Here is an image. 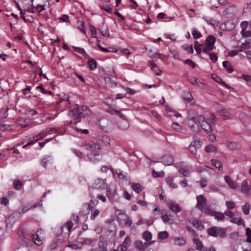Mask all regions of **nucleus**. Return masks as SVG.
Instances as JSON below:
<instances>
[{"label": "nucleus", "instance_id": "6ab92c4d", "mask_svg": "<svg viewBox=\"0 0 251 251\" xmlns=\"http://www.w3.org/2000/svg\"><path fill=\"white\" fill-rule=\"evenodd\" d=\"M134 245L135 248H136V249L140 251H144L145 250V246H147L148 245V244L145 243V244H143L142 241L137 240L134 242Z\"/></svg>", "mask_w": 251, "mask_h": 251}, {"label": "nucleus", "instance_id": "72a5a7b5", "mask_svg": "<svg viewBox=\"0 0 251 251\" xmlns=\"http://www.w3.org/2000/svg\"><path fill=\"white\" fill-rule=\"evenodd\" d=\"M169 236L168 232L166 231L159 232L158 234V238L161 240L167 239Z\"/></svg>", "mask_w": 251, "mask_h": 251}, {"label": "nucleus", "instance_id": "5701e85b", "mask_svg": "<svg viewBox=\"0 0 251 251\" xmlns=\"http://www.w3.org/2000/svg\"><path fill=\"white\" fill-rule=\"evenodd\" d=\"M179 172L181 173L184 176H188L190 173V170L188 166L181 167L179 169Z\"/></svg>", "mask_w": 251, "mask_h": 251}, {"label": "nucleus", "instance_id": "0e129e2a", "mask_svg": "<svg viewBox=\"0 0 251 251\" xmlns=\"http://www.w3.org/2000/svg\"><path fill=\"white\" fill-rule=\"evenodd\" d=\"M90 30L93 38L97 37V31L96 28L93 26H90Z\"/></svg>", "mask_w": 251, "mask_h": 251}, {"label": "nucleus", "instance_id": "1a4fd4ad", "mask_svg": "<svg viewBox=\"0 0 251 251\" xmlns=\"http://www.w3.org/2000/svg\"><path fill=\"white\" fill-rule=\"evenodd\" d=\"M117 126L122 130H126L129 126L128 122L126 119H120L118 121Z\"/></svg>", "mask_w": 251, "mask_h": 251}, {"label": "nucleus", "instance_id": "2eb2a0df", "mask_svg": "<svg viewBox=\"0 0 251 251\" xmlns=\"http://www.w3.org/2000/svg\"><path fill=\"white\" fill-rule=\"evenodd\" d=\"M172 128L174 130L183 134L186 132V130L183 129V127L177 123H173L172 125Z\"/></svg>", "mask_w": 251, "mask_h": 251}, {"label": "nucleus", "instance_id": "cd10ccee", "mask_svg": "<svg viewBox=\"0 0 251 251\" xmlns=\"http://www.w3.org/2000/svg\"><path fill=\"white\" fill-rule=\"evenodd\" d=\"M228 148L231 150H237L240 149V146L238 144L235 142H229L227 144Z\"/></svg>", "mask_w": 251, "mask_h": 251}, {"label": "nucleus", "instance_id": "58836bf2", "mask_svg": "<svg viewBox=\"0 0 251 251\" xmlns=\"http://www.w3.org/2000/svg\"><path fill=\"white\" fill-rule=\"evenodd\" d=\"M251 208L250 204L249 203H246L242 206V210L245 215H248L250 212Z\"/></svg>", "mask_w": 251, "mask_h": 251}, {"label": "nucleus", "instance_id": "69168bd1", "mask_svg": "<svg viewBox=\"0 0 251 251\" xmlns=\"http://www.w3.org/2000/svg\"><path fill=\"white\" fill-rule=\"evenodd\" d=\"M248 26V22L247 21L242 22L241 24V27L242 28L241 31H244L247 29Z\"/></svg>", "mask_w": 251, "mask_h": 251}, {"label": "nucleus", "instance_id": "052dcab7", "mask_svg": "<svg viewBox=\"0 0 251 251\" xmlns=\"http://www.w3.org/2000/svg\"><path fill=\"white\" fill-rule=\"evenodd\" d=\"M183 48L189 53H192L194 52L192 46L184 45Z\"/></svg>", "mask_w": 251, "mask_h": 251}, {"label": "nucleus", "instance_id": "bb28decb", "mask_svg": "<svg viewBox=\"0 0 251 251\" xmlns=\"http://www.w3.org/2000/svg\"><path fill=\"white\" fill-rule=\"evenodd\" d=\"M131 187L133 190L137 193H140L142 190V187L139 183H133L132 184Z\"/></svg>", "mask_w": 251, "mask_h": 251}, {"label": "nucleus", "instance_id": "f3484780", "mask_svg": "<svg viewBox=\"0 0 251 251\" xmlns=\"http://www.w3.org/2000/svg\"><path fill=\"white\" fill-rule=\"evenodd\" d=\"M201 144L202 141L200 139L198 138V137L194 136L193 140L191 143L190 145H192L193 146H194V147L198 149L201 147Z\"/></svg>", "mask_w": 251, "mask_h": 251}, {"label": "nucleus", "instance_id": "37998d69", "mask_svg": "<svg viewBox=\"0 0 251 251\" xmlns=\"http://www.w3.org/2000/svg\"><path fill=\"white\" fill-rule=\"evenodd\" d=\"M193 224L194 226L199 230H202L204 227L201 222L198 221H193Z\"/></svg>", "mask_w": 251, "mask_h": 251}, {"label": "nucleus", "instance_id": "c9c22d12", "mask_svg": "<svg viewBox=\"0 0 251 251\" xmlns=\"http://www.w3.org/2000/svg\"><path fill=\"white\" fill-rule=\"evenodd\" d=\"M174 178L172 177H168L166 178V182L170 186L173 188H177V185L173 183Z\"/></svg>", "mask_w": 251, "mask_h": 251}, {"label": "nucleus", "instance_id": "4468645a", "mask_svg": "<svg viewBox=\"0 0 251 251\" xmlns=\"http://www.w3.org/2000/svg\"><path fill=\"white\" fill-rule=\"evenodd\" d=\"M225 181L227 183L228 186L232 189H236L237 188L236 184L232 180L231 177L228 176H224Z\"/></svg>", "mask_w": 251, "mask_h": 251}, {"label": "nucleus", "instance_id": "c85d7f7f", "mask_svg": "<svg viewBox=\"0 0 251 251\" xmlns=\"http://www.w3.org/2000/svg\"><path fill=\"white\" fill-rule=\"evenodd\" d=\"M216 39L213 36H209L206 39V44L212 47H213L214 43H215Z\"/></svg>", "mask_w": 251, "mask_h": 251}, {"label": "nucleus", "instance_id": "09e8293b", "mask_svg": "<svg viewBox=\"0 0 251 251\" xmlns=\"http://www.w3.org/2000/svg\"><path fill=\"white\" fill-rule=\"evenodd\" d=\"M183 99L185 100H187L189 102L191 101L193 99L191 93L189 92H186L183 96Z\"/></svg>", "mask_w": 251, "mask_h": 251}, {"label": "nucleus", "instance_id": "f257e3e1", "mask_svg": "<svg viewBox=\"0 0 251 251\" xmlns=\"http://www.w3.org/2000/svg\"><path fill=\"white\" fill-rule=\"evenodd\" d=\"M187 122L190 129L194 132L200 131L201 127L207 134L212 131L211 126L205 121L204 117L201 115L198 114L194 110L189 111L188 112Z\"/></svg>", "mask_w": 251, "mask_h": 251}, {"label": "nucleus", "instance_id": "f8f14e48", "mask_svg": "<svg viewBox=\"0 0 251 251\" xmlns=\"http://www.w3.org/2000/svg\"><path fill=\"white\" fill-rule=\"evenodd\" d=\"M207 215L214 216L215 219L218 220H223L225 218L224 214L221 212L215 211L212 209L210 210L209 213H208Z\"/></svg>", "mask_w": 251, "mask_h": 251}, {"label": "nucleus", "instance_id": "4be33fe9", "mask_svg": "<svg viewBox=\"0 0 251 251\" xmlns=\"http://www.w3.org/2000/svg\"><path fill=\"white\" fill-rule=\"evenodd\" d=\"M175 244L179 246H184L186 244V240L182 237L176 238L174 240Z\"/></svg>", "mask_w": 251, "mask_h": 251}, {"label": "nucleus", "instance_id": "13d9d810", "mask_svg": "<svg viewBox=\"0 0 251 251\" xmlns=\"http://www.w3.org/2000/svg\"><path fill=\"white\" fill-rule=\"evenodd\" d=\"M226 206L229 209H233L235 207V204L232 201H227L226 202Z\"/></svg>", "mask_w": 251, "mask_h": 251}, {"label": "nucleus", "instance_id": "e2e57ef3", "mask_svg": "<svg viewBox=\"0 0 251 251\" xmlns=\"http://www.w3.org/2000/svg\"><path fill=\"white\" fill-rule=\"evenodd\" d=\"M184 64H187L192 67V68H194L196 67L195 63L191 59H186L184 61Z\"/></svg>", "mask_w": 251, "mask_h": 251}, {"label": "nucleus", "instance_id": "473e14b6", "mask_svg": "<svg viewBox=\"0 0 251 251\" xmlns=\"http://www.w3.org/2000/svg\"><path fill=\"white\" fill-rule=\"evenodd\" d=\"M223 67L226 69V71L229 73H231L233 72V69L232 67L230 65L229 62L227 61H224L223 62Z\"/></svg>", "mask_w": 251, "mask_h": 251}, {"label": "nucleus", "instance_id": "423d86ee", "mask_svg": "<svg viewBox=\"0 0 251 251\" xmlns=\"http://www.w3.org/2000/svg\"><path fill=\"white\" fill-rule=\"evenodd\" d=\"M251 190V186L248 184V183L247 180H244L241 185V192L249 196L250 194V191Z\"/></svg>", "mask_w": 251, "mask_h": 251}, {"label": "nucleus", "instance_id": "de8ad7c7", "mask_svg": "<svg viewBox=\"0 0 251 251\" xmlns=\"http://www.w3.org/2000/svg\"><path fill=\"white\" fill-rule=\"evenodd\" d=\"M202 46L203 47L202 48V51L204 53L208 52L209 51L213 50L214 48V47H212L207 44L205 45H202Z\"/></svg>", "mask_w": 251, "mask_h": 251}, {"label": "nucleus", "instance_id": "ddd939ff", "mask_svg": "<svg viewBox=\"0 0 251 251\" xmlns=\"http://www.w3.org/2000/svg\"><path fill=\"white\" fill-rule=\"evenodd\" d=\"M47 134H48V133L46 132V129L44 130H43L41 132H40L39 134L37 135V136H39V138H37V139H35L34 141L29 142L23 146V148H25L26 147H27L28 146L32 145L33 143L36 142L39 140H40V139H42V138L44 137L45 136H46L47 135Z\"/></svg>", "mask_w": 251, "mask_h": 251}, {"label": "nucleus", "instance_id": "6e6552de", "mask_svg": "<svg viewBox=\"0 0 251 251\" xmlns=\"http://www.w3.org/2000/svg\"><path fill=\"white\" fill-rule=\"evenodd\" d=\"M194 246L197 250L200 251H207V248L203 246L202 242L198 238H194L193 240Z\"/></svg>", "mask_w": 251, "mask_h": 251}, {"label": "nucleus", "instance_id": "4d7b16f0", "mask_svg": "<svg viewBox=\"0 0 251 251\" xmlns=\"http://www.w3.org/2000/svg\"><path fill=\"white\" fill-rule=\"evenodd\" d=\"M8 110V108H6V109H1L0 111V117L1 118H6L8 116L7 111Z\"/></svg>", "mask_w": 251, "mask_h": 251}, {"label": "nucleus", "instance_id": "6e6d98bb", "mask_svg": "<svg viewBox=\"0 0 251 251\" xmlns=\"http://www.w3.org/2000/svg\"><path fill=\"white\" fill-rule=\"evenodd\" d=\"M88 63L89 64V67L92 70H94L96 69V62L94 60H90L88 61Z\"/></svg>", "mask_w": 251, "mask_h": 251}, {"label": "nucleus", "instance_id": "ea45409f", "mask_svg": "<svg viewBox=\"0 0 251 251\" xmlns=\"http://www.w3.org/2000/svg\"><path fill=\"white\" fill-rule=\"evenodd\" d=\"M13 185L15 189L18 190L21 188L22 183L20 180L15 179L13 181Z\"/></svg>", "mask_w": 251, "mask_h": 251}, {"label": "nucleus", "instance_id": "9d476101", "mask_svg": "<svg viewBox=\"0 0 251 251\" xmlns=\"http://www.w3.org/2000/svg\"><path fill=\"white\" fill-rule=\"evenodd\" d=\"M168 208L174 213H178L181 211V208L179 205L174 201H170L167 204Z\"/></svg>", "mask_w": 251, "mask_h": 251}, {"label": "nucleus", "instance_id": "c756f323", "mask_svg": "<svg viewBox=\"0 0 251 251\" xmlns=\"http://www.w3.org/2000/svg\"><path fill=\"white\" fill-rule=\"evenodd\" d=\"M142 238L147 241H150L152 238V234L149 231H145L142 234Z\"/></svg>", "mask_w": 251, "mask_h": 251}, {"label": "nucleus", "instance_id": "79ce46f5", "mask_svg": "<svg viewBox=\"0 0 251 251\" xmlns=\"http://www.w3.org/2000/svg\"><path fill=\"white\" fill-rule=\"evenodd\" d=\"M192 34L194 39H197L201 37V34L195 28H193L192 31Z\"/></svg>", "mask_w": 251, "mask_h": 251}, {"label": "nucleus", "instance_id": "f03ea898", "mask_svg": "<svg viewBox=\"0 0 251 251\" xmlns=\"http://www.w3.org/2000/svg\"><path fill=\"white\" fill-rule=\"evenodd\" d=\"M86 149L90 150L91 152L87 154L90 161L97 162L100 160L101 155L99 150H100V146L97 145L93 142H89L84 145Z\"/></svg>", "mask_w": 251, "mask_h": 251}, {"label": "nucleus", "instance_id": "7c9ffc66", "mask_svg": "<svg viewBox=\"0 0 251 251\" xmlns=\"http://www.w3.org/2000/svg\"><path fill=\"white\" fill-rule=\"evenodd\" d=\"M211 162L212 165H214L216 168H218L219 170L222 171L223 170V166L219 161L215 159H211Z\"/></svg>", "mask_w": 251, "mask_h": 251}, {"label": "nucleus", "instance_id": "3c124183", "mask_svg": "<svg viewBox=\"0 0 251 251\" xmlns=\"http://www.w3.org/2000/svg\"><path fill=\"white\" fill-rule=\"evenodd\" d=\"M42 205V203H39L38 204H35V205H34L32 206H30V207L25 206V207H24L22 208V212L23 213H25V212H26L27 211H28L29 209H30L31 208H35L37 206H41Z\"/></svg>", "mask_w": 251, "mask_h": 251}, {"label": "nucleus", "instance_id": "49530a36", "mask_svg": "<svg viewBox=\"0 0 251 251\" xmlns=\"http://www.w3.org/2000/svg\"><path fill=\"white\" fill-rule=\"evenodd\" d=\"M246 234L247 236L246 241L248 243H251V229L249 227L246 228Z\"/></svg>", "mask_w": 251, "mask_h": 251}, {"label": "nucleus", "instance_id": "5fc2aeb1", "mask_svg": "<svg viewBox=\"0 0 251 251\" xmlns=\"http://www.w3.org/2000/svg\"><path fill=\"white\" fill-rule=\"evenodd\" d=\"M75 51L78 52L80 54H81L85 57H88V55L85 52V50L83 49L79 48H75Z\"/></svg>", "mask_w": 251, "mask_h": 251}, {"label": "nucleus", "instance_id": "7ed1b4c3", "mask_svg": "<svg viewBox=\"0 0 251 251\" xmlns=\"http://www.w3.org/2000/svg\"><path fill=\"white\" fill-rule=\"evenodd\" d=\"M92 113L86 105L77 107L76 108L72 109L69 112V115L76 121V123L81 121V116L83 117L90 116Z\"/></svg>", "mask_w": 251, "mask_h": 251}, {"label": "nucleus", "instance_id": "b1692460", "mask_svg": "<svg viewBox=\"0 0 251 251\" xmlns=\"http://www.w3.org/2000/svg\"><path fill=\"white\" fill-rule=\"evenodd\" d=\"M161 216V218L164 223H167L170 221V219L168 215L167 214V212L165 210H162L160 212Z\"/></svg>", "mask_w": 251, "mask_h": 251}, {"label": "nucleus", "instance_id": "a211bd4d", "mask_svg": "<svg viewBox=\"0 0 251 251\" xmlns=\"http://www.w3.org/2000/svg\"><path fill=\"white\" fill-rule=\"evenodd\" d=\"M100 32L103 36L108 37L109 36V33L108 29V27L106 25H105L104 23L102 24L100 28H99Z\"/></svg>", "mask_w": 251, "mask_h": 251}, {"label": "nucleus", "instance_id": "aec40b11", "mask_svg": "<svg viewBox=\"0 0 251 251\" xmlns=\"http://www.w3.org/2000/svg\"><path fill=\"white\" fill-rule=\"evenodd\" d=\"M96 241L97 240L95 239L85 238L82 239V241H80L79 243H81L82 245H89L93 247V245L96 244Z\"/></svg>", "mask_w": 251, "mask_h": 251}, {"label": "nucleus", "instance_id": "603ef678", "mask_svg": "<svg viewBox=\"0 0 251 251\" xmlns=\"http://www.w3.org/2000/svg\"><path fill=\"white\" fill-rule=\"evenodd\" d=\"M77 25L80 30L83 33H85L86 29L84 27V24L82 21H80L77 23Z\"/></svg>", "mask_w": 251, "mask_h": 251}, {"label": "nucleus", "instance_id": "e433bc0d", "mask_svg": "<svg viewBox=\"0 0 251 251\" xmlns=\"http://www.w3.org/2000/svg\"><path fill=\"white\" fill-rule=\"evenodd\" d=\"M205 151L207 152H214L217 151L216 147L210 144L206 146Z\"/></svg>", "mask_w": 251, "mask_h": 251}, {"label": "nucleus", "instance_id": "f704fd0d", "mask_svg": "<svg viewBox=\"0 0 251 251\" xmlns=\"http://www.w3.org/2000/svg\"><path fill=\"white\" fill-rule=\"evenodd\" d=\"M217 227H212L208 229L207 232L209 235L217 236Z\"/></svg>", "mask_w": 251, "mask_h": 251}, {"label": "nucleus", "instance_id": "20e7f679", "mask_svg": "<svg viewBox=\"0 0 251 251\" xmlns=\"http://www.w3.org/2000/svg\"><path fill=\"white\" fill-rule=\"evenodd\" d=\"M196 207L207 214L211 209L207 204L206 199L202 195L197 197Z\"/></svg>", "mask_w": 251, "mask_h": 251}, {"label": "nucleus", "instance_id": "a18cd8bd", "mask_svg": "<svg viewBox=\"0 0 251 251\" xmlns=\"http://www.w3.org/2000/svg\"><path fill=\"white\" fill-rule=\"evenodd\" d=\"M201 46H202V45H201L198 41L194 42V48L198 54H200L201 51Z\"/></svg>", "mask_w": 251, "mask_h": 251}, {"label": "nucleus", "instance_id": "774afa93", "mask_svg": "<svg viewBox=\"0 0 251 251\" xmlns=\"http://www.w3.org/2000/svg\"><path fill=\"white\" fill-rule=\"evenodd\" d=\"M15 251H29L26 246H21L18 248Z\"/></svg>", "mask_w": 251, "mask_h": 251}, {"label": "nucleus", "instance_id": "39448f33", "mask_svg": "<svg viewBox=\"0 0 251 251\" xmlns=\"http://www.w3.org/2000/svg\"><path fill=\"white\" fill-rule=\"evenodd\" d=\"M19 236L21 237V239L23 240V241L25 242H26V240H34V242L37 245H40L42 244V241L40 239L38 236L37 235H28L25 233H24L23 232H21V233H19Z\"/></svg>", "mask_w": 251, "mask_h": 251}, {"label": "nucleus", "instance_id": "a878e982", "mask_svg": "<svg viewBox=\"0 0 251 251\" xmlns=\"http://www.w3.org/2000/svg\"><path fill=\"white\" fill-rule=\"evenodd\" d=\"M26 119L23 118H20L16 121V124L22 127H26L28 125V123H26Z\"/></svg>", "mask_w": 251, "mask_h": 251}, {"label": "nucleus", "instance_id": "0eeeda50", "mask_svg": "<svg viewBox=\"0 0 251 251\" xmlns=\"http://www.w3.org/2000/svg\"><path fill=\"white\" fill-rule=\"evenodd\" d=\"M93 187L95 189H104L106 188V185L103 179L97 178L93 184Z\"/></svg>", "mask_w": 251, "mask_h": 251}, {"label": "nucleus", "instance_id": "864d4df0", "mask_svg": "<svg viewBox=\"0 0 251 251\" xmlns=\"http://www.w3.org/2000/svg\"><path fill=\"white\" fill-rule=\"evenodd\" d=\"M203 19L207 23V24L214 25V23L213 22H215V21L210 17L207 16H204Z\"/></svg>", "mask_w": 251, "mask_h": 251}, {"label": "nucleus", "instance_id": "dca6fc26", "mask_svg": "<svg viewBox=\"0 0 251 251\" xmlns=\"http://www.w3.org/2000/svg\"><path fill=\"white\" fill-rule=\"evenodd\" d=\"M120 217H122V218H124V220L125 221V225L126 226H131L132 223V221L131 219L129 217H128L127 215L124 214H121L119 215L118 218V220L120 223H122V222L120 221Z\"/></svg>", "mask_w": 251, "mask_h": 251}, {"label": "nucleus", "instance_id": "338daca9", "mask_svg": "<svg viewBox=\"0 0 251 251\" xmlns=\"http://www.w3.org/2000/svg\"><path fill=\"white\" fill-rule=\"evenodd\" d=\"M220 114L225 117H228L230 115L229 112L226 109H222L220 111Z\"/></svg>", "mask_w": 251, "mask_h": 251}, {"label": "nucleus", "instance_id": "8fccbe9b", "mask_svg": "<svg viewBox=\"0 0 251 251\" xmlns=\"http://www.w3.org/2000/svg\"><path fill=\"white\" fill-rule=\"evenodd\" d=\"M152 175L154 177H163L164 176V172L163 171L156 172L155 170H153L152 172Z\"/></svg>", "mask_w": 251, "mask_h": 251}, {"label": "nucleus", "instance_id": "4c0bfd02", "mask_svg": "<svg viewBox=\"0 0 251 251\" xmlns=\"http://www.w3.org/2000/svg\"><path fill=\"white\" fill-rule=\"evenodd\" d=\"M230 222L238 225H244V221L241 218H232Z\"/></svg>", "mask_w": 251, "mask_h": 251}, {"label": "nucleus", "instance_id": "a19ab883", "mask_svg": "<svg viewBox=\"0 0 251 251\" xmlns=\"http://www.w3.org/2000/svg\"><path fill=\"white\" fill-rule=\"evenodd\" d=\"M131 239L129 236H126L123 244L120 245L119 246H124L125 247L127 248L130 245V244L131 243Z\"/></svg>", "mask_w": 251, "mask_h": 251}, {"label": "nucleus", "instance_id": "680f3d73", "mask_svg": "<svg viewBox=\"0 0 251 251\" xmlns=\"http://www.w3.org/2000/svg\"><path fill=\"white\" fill-rule=\"evenodd\" d=\"M100 211L98 209H95L93 212H91V216L90 218L92 220H93L99 214Z\"/></svg>", "mask_w": 251, "mask_h": 251}, {"label": "nucleus", "instance_id": "393cba45", "mask_svg": "<svg viewBox=\"0 0 251 251\" xmlns=\"http://www.w3.org/2000/svg\"><path fill=\"white\" fill-rule=\"evenodd\" d=\"M116 190H114L113 192H111V190L110 189V188L106 187V195L110 201H112L114 200V196L116 194Z\"/></svg>", "mask_w": 251, "mask_h": 251}, {"label": "nucleus", "instance_id": "9b49d317", "mask_svg": "<svg viewBox=\"0 0 251 251\" xmlns=\"http://www.w3.org/2000/svg\"><path fill=\"white\" fill-rule=\"evenodd\" d=\"M174 158L169 154L164 155L161 158V162L166 166L171 165L174 163Z\"/></svg>", "mask_w": 251, "mask_h": 251}, {"label": "nucleus", "instance_id": "2f4dec72", "mask_svg": "<svg viewBox=\"0 0 251 251\" xmlns=\"http://www.w3.org/2000/svg\"><path fill=\"white\" fill-rule=\"evenodd\" d=\"M99 247L101 249H106L107 243L104 239V238L100 235L99 242Z\"/></svg>", "mask_w": 251, "mask_h": 251}, {"label": "nucleus", "instance_id": "c03bdc74", "mask_svg": "<svg viewBox=\"0 0 251 251\" xmlns=\"http://www.w3.org/2000/svg\"><path fill=\"white\" fill-rule=\"evenodd\" d=\"M226 235V232L225 229L217 227V236H219L221 237H224Z\"/></svg>", "mask_w": 251, "mask_h": 251}, {"label": "nucleus", "instance_id": "bf43d9fd", "mask_svg": "<svg viewBox=\"0 0 251 251\" xmlns=\"http://www.w3.org/2000/svg\"><path fill=\"white\" fill-rule=\"evenodd\" d=\"M188 80L190 83L193 85H196L199 82V80L195 77L190 76L188 77Z\"/></svg>", "mask_w": 251, "mask_h": 251}, {"label": "nucleus", "instance_id": "412c9836", "mask_svg": "<svg viewBox=\"0 0 251 251\" xmlns=\"http://www.w3.org/2000/svg\"><path fill=\"white\" fill-rule=\"evenodd\" d=\"M126 111V110L125 109H122L121 111H117L115 110H112L111 112V114L112 115H118L120 118V119H126V115L124 113V112Z\"/></svg>", "mask_w": 251, "mask_h": 251}]
</instances>
